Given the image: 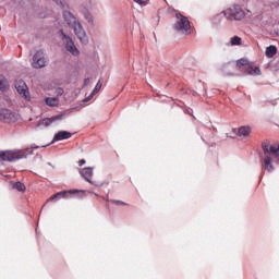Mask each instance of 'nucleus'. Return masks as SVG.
Listing matches in <instances>:
<instances>
[{
	"mask_svg": "<svg viewBox=\"0 0 279 279\" xmlns=\"http://www.w3.org/2000/svg\"><path fill=\"white\" fill-rule=\"evenodd\" d=\"M262 149L264 151V158H262V167L267 173H274L276 168L274 167V158H277L276 165H279V144L271 145L269 142L262 143Z\"/></svg>",
	"mask_w": 279,
	"mask_h": 279,
	"instance_id": "obj_1",
	"label": "nucleus"
},
{
	"mask_svg": "<svg viewBox=\"0 0 279 279\" xmlns=\"http://www.w3.org/2000/svg\"><path fill=\"white\" fill-rule=\"evenodd\" d=\"M63 19L71 27V29L74 31L75 36L78 38L80 43L82 45H88V35H86V31L84 29V26H82V22L77 20V17L71 13V11H63Z\"/></svg>",
	"mask_w": 279,
	"mask_h": 279,
	"instance_id": "obj_2",
	"label": "nucleus"
},
{
	"mask_svg": "<svg viewBox=\"0 0 279 279\" xmlns=\"http://www.w3.org/2000/svg\"><path fill=\"white\" fill-rule=\"evenodd\" d=\"M32 154H34V150H0V165H3V162H16V160H23V158H27V156H32Z\"/></svg>",
	"mask_w": 279,
	"mask_h": 279,
	"instance_id": "obj_3",
	"label": "nucleus"
},
{
	"mask_svg": "<svg viewBox=\"0 0 279 279\" xmlns=\"http://www.w3.org/2000/svg\"><path fill=\"white\" fill-rule=\"evenodd\" d=\"M175 19L173 29L186 36L191 32V21H189V17L182 15V13H175Z\"/></svg>",
	"mask_w": 279,
	"mask_h": 279,
	"instance_id": "obj_4",
	"label": "nucleus"
},
{
	"mask_svg": "<svg viewBox=\"0 0 279 279\" xmlns=\"http://www.w3.org/2000/svg\"><path fill=\"white\" fill-rule=\"evenodd\" d=\"M223 15L229 21H243V19H245V11L240 4H232L223 11Z\"/></svg>",
	"mask_w": 279,
	"mask_h": 279,
	"instance_id": "obj_5",
	"label": "nucleus"
},
{
	"mask_svg": "<svg viewBox=\"0 0 279 279\" xmlns=\"http://www.w3.org/2000/svg\"><path fill=\"white\" fill-rule=\"evenodd\" d=\"M236 69L244 75H260V68H254L247 59H239L235 63Z\"/></svg>",
	"mask_w": 279,
	"mask_h": 279,
	"instance_id": "obj_6",
	"label": "nucleus"
},
{
	"mask_svg": "<svg viewBox=\"0 0 279 279\" xmlns=\"http://www.w3.org/2000/svg\"><path fill=\"white\" fill-rule=\"evenodd\" d=\"M59 34H61V40L65 45L66 51H69L71 56H80V50L75 46L73 39L69 35H65L63 29H60Z\"/></svg>",
	"mask_w": 279,
	"mask_h": 279,
	"instance_id": "obj_7",
	"label": "nucleus"
},
{
	"mask_svg": "<svg viewBox=\"0 0 279 279\" xmlns=\"http://www.w3.org/2000/svg\"><path fill=\"white\" fill-rule=\"evenodd\" d=\"M15 88L19 95H21V97H23L25 101H32V96L29 95V88H27V83H25V81H23L22 78L16 80Z\"/></svg>",
	"mask_w": 279,
	"mask_h": 279,
	"instance_id": "obj_8",
	"label": "nucleus"
},
{
	"mask_svg": "<svg viewBox=\"0 0 279 279\" xmlns=\"http://www.w3.org/2000/svg\"><path fill=\"white\" fill-rule=\"evenodd\" d=\"M33 69H44V66H47V59L45 58V51L37 50L35 54L33 56V62H32Z\"/></svg>",
	"mask_w": 279,
	"mask_h": 279,
	"instance_id": "obj_9",
	"label": "nucleus"
},
{
	"mask_svg": "<svg viewBox=\"0 0 279 279\" xmlns=\"http://www.w3.org/2000/svg\"><path fill=\"white\" fill-rule=\"evenodd\" d=\"M62 119H64V113L57 114V116L51 117V118H44V119L38 121V123L36 125V130H38L43 126L44 128H49V125H52L53 123H56V121H62Z\"/></svg>",
	"mask_w": 279,
	"mask_h": 279,
	"instance_id": "obj_10",
	"label": "nucleus"
},
{
	"mask_svg": "<svg viewBox=\"0 0 279 279\" xmlns=\"http://www.w3.org/2000/svg\"><path fill=\"white\" fill-rule=\"evenodd\" d=\"M16 113H14L10 109H0V121H4V123H14L17 121Z\"/></svg>",
	"mask_w": 279,
	"mask_h": 279,
	"instance_id": "obj_11",
	"label": "nucleus"
},
{
	"mask_svg": "<svg viewBox=\"0 0 279 279\" xmlns=\"http://www.w3.org/2000/svg\"><path fill=\"white\" fill-rule=\"evenodd\" d=\"M75 193H84V191L80 190H70V191H61L56 194H53L50 199L53 202H58V199H66L71 197V195H75Z\"/></svg>",
	"mask_w": 279,
	"mask_h": 279,
	"instance_id": "obj_12",
	"label": "nucleus"
},
{
	"mask_svg": "<svg viewBox=\"0 0 279 279\" xmlns=\"http://www.w3.org/2000/svg\"><path fill=\"white\" fill-rule=\"evenodd\" d=\"M93 167H86L80 170V175L89 184H93Z\"/></svg>",
	"mask_w": 279,
	"mask_h": 279,
	"instance_id": "obj_13",
	"label": "nucleus"
},
{
	"mask_svg": "<svg viewBox=\"0 0 279 279\" xmlns=\"http://www.w3.org/2000/svg\"><path fill=\"white\" fill-rule=\"evenodd\" d=\"M71 136H73V133H71L69 131H59L54 134V136L52 138V143H58L60 141H69V138H71Z\"/></svg>",
	"mask_w": 279,
	"mask_h": 279,
	"instance_id": "obj_14",
	"label": "nucleus"
},
{
	"mask_svg": "<svg viewBox=\"0 0 279 279\" xmlns=\"http://www.w3.org/2000/svg\"><path fill=\"white\" fill-rule=\"evenodd\" d=\"M250 134H252V126L243 125L238 129L236 136H243L244 138H247Z\"/></svg>",
	"mask_w": 279,
	"mask_h": 279,
	"instance_id": "obj_15",
	"label": "nucleus"
},
{
	"mask_svg": "<svg viewBox=\"0 0 279 279\" xmlns=\"http://www.w3.org/2000/svg\"><path fill=\"white\" fill-rule=\"evenodd\" d=\"M233 63L232 62H229V63H226L222 65V73L223 75H234V73H232V68H233Z\"/></svg>",
	"mask_w": 279,
	"mask_h": 279,
	"instance_id": "obj_16",
	"label": "nucleus"
},
{
	"mask_svg": "<svg viewBox=\"0 0 279 279\" xmlns=\"http://www.w3.org/2000/svg\"><path fill=\"white\" fill-rule=\"evenodd\" d=\"M276 53H278V48L276 46L271 45L266 48L267 58H274Z\"/></svg>",
	"mask_w": 279,
	"mask_h": 279,
	"instance_id": "obj_17",
	"label": "nucleus"
},
{
	"mask_svg": "<svg viewBox=\"0 0 279 279\" xmlns=\"http://www.w3.org/2000/svg\"><path fill=\"white\" fill-rule=\"evenodd\" d=\"M46 106H49L50 108H56L58 106V99L53 97H47L45 99Z\"/></svg>",
	"mask_w": 279,
	"mask_h": 279,
	"instance_id": "obj_18",
	"label": "nucleus"
},
{
	"mask_svg": "<svg viewBox=\"0 0 279 279\" xmlns=\"http://www.w3.org/2000/svg\"><path fill=\"white\" fill-rule=\"evenodd\" d=\"M12 189L20 192H23L26 190L25 184H23L21 181L13 183Z\"/></svg>",
	"mask_w": 279,
	"mask_h": 279,
	"instance_id": "obj_19",
	"label": "nucleus"
},
{
	"mask_svg": "<svg viewBox=\"0 0 279 279\" xmlns=\"http://www.w3.org/2000/svg\"><path fill=\"white\" fill-rule=\"evenodd\" d=\"M84 16H85L87 23H89L90 25H93L95 23L93 14H90V12L85 11Z\"/></svg>",
	"mask_w": 279,
	"mask_h": 279,
	"instance_id": "obj_20",
	"label": "nucleus"
},
{
	"mask_svg": "<svg viewBox=\"0 0 279 279\" xmlns=\"http://www.w3.org/2000/svg\"><path fill=\"white\" fill-rule=\"evenodd\" d=\"M241 41H242V39L239 36H234V37L231 38L232 47H236V46L241 45Z\"/></svg>",
	"mask_w": 279,
	"mask_h": 279,
	"instance_id": "obj_21",
	"label": "nucleus"
},
{
	"mask_svg": "<svg viewBox=\"0 0 279 279\" xmlns=\"http://www.w3.org/2000/svg\"><path fill=\"white\" fill-rule=\"evenodd\" d=\"M101 86H104V84L101 83V80H99L92 92L93 95H97V93H99V90H101Z\"/></svg>",
	"mask_w": 279,
	"mask_h": 279,
	"instance_id": "obj_22",
	"label": "nucleus"
},
{
	"mask_svg": "<svg viewBox=\"0 0 279 279\" xmlns=\"http://www.w3.org/2000/svg\"><path fill=\"white\" fill-rule=\"evenodd\" d=\"M56 95H57L58 97L64 95V88L58 87V88L56 89Z\"/></svg>",
	"mask_w": 279,
	"mask_h": 279,
	"instance_id": "obj_23",
	"label": "nucleus"
},
{
	"mask_svg": "<svg viewBox=\"0 0 279 279\" xmlns=\"http://www.w3.org/2000/svg\"><path fill=\"white\" fill-rule=\"evenodd\" d=\"M111 202H112V204H116L117 206H126L128 205L123 201L112 199Z\"/></svg>",
	"mask_w": 279,
	"mask_h": 279,
	"instance_id": "obj_24",
	"label": "nucleus"
},
{
	"mask_svg": "<svg viewBox=\"0 0 279 279\" xmlns=\"http://www.w3.org/2000/svg\"><path fill=\"white\" fill-rule=\"evenodd\" d=\"M0 90H5V80L0 76Z\"/></svg>",
	"mask_w": 279,
	"mask_h": 279,
	"instance_id": "obj_25",
	"label": "nucleus"
},
{
	"mask_svg": "<svg viewBox=\"0 0 279 279\" xmlns=\"http://www.w3.org/2000/svg\"><path fill=\"white\" fill-rule=\"evenodd\" d=\"M95 97V94H93V92L90 93V95H88L83 101L84 104H88V101H90V99H93Z\"/></svg>",
	"mask_w": 279,
	"mask_h": 279,
	"instance_id": "obj_26",
	"label": "nucleus"
},
{
	"mask_svg": "<svg viewBox=\"0 0 279 279\" xmlns=\"http://www.w3.org/2000/svg\"><path fill=\"white\" fill-rule=\"evenodd\" d=\"M52 1H54V3H57V5H60V8H64V3H65V1L64 0H52Z\"/></svg>",
	"mask_w": 279,
	"mask_h": 279,
	"instance_id": "obj_27",
	"label": "nucleus"
},
{
	"mask_svg": "<svg viewBox=\"0 0 279 279\" xmlns=\"http://www.w3.org/2000/svg\"><path fill=\"white\" fill-rule=\"evenodd\" d=\"M133 1L138 5H141L142 8H145V5H147V2H144L143 0H133Z\"/></svg>",
	"mask_w": 279,
	"mask_h": 279,
	"instance_id": "obj_28",
	"label": "nucleus"
},
{
	"mask_svg": "<svg viewBox=\"0 0 279 279\" xmlns=\"http://www.w3.org/2000/svg\"><path fill=\"white\" fill-rule=\"evenodd\" d=\"M86 162V160L85 159H81L80 161H78V167H83V165Z\"/></svg>",
	"mask_w": 279,
	"mask_h": 279,
	"instance_id": "obj_29",
	"label": "nucleus"
},
{
	"mask_svg": "<svg viewBox=\"0 0 279 279\" xmlns=\"http://www.w3.org/2000/svg\"><path fill=\"white\" fill-rule=\"evenodd\" d=\"M90 82V78H85L84 80V86H88V83Z\"/></svg>",
	"mask_w": 279,
	"mask_h": 279,
	"instance_id": "obj_30",
	"label": "nucleus"
},
{
	"mask_svg": "<svg viewBox=\"0 0 279 279\" xmlns=\"http://www.w3.org/2000/svg\"><path fill=\"white\" fill-rule=\"evenodd\" d=\"M33 149H38V146H36L35 144L32 145Z\"/></svg>",
	"mask_w": 279,
	"mask_h": 279,
	"instance_id": "obj_31",
	"label": "nucleus"
},
{
	"mask_svg": "<svg viewBox=\"0 0 279 279\" xmlns=\"http://www.w3.org/2000/svg\"><path fill=\"white\" fill-rule=\"evenodd\" d=\"M144 3H146V5L149 4V0H143Z\"/></svg>",
	"mask_w": 279,
	"mask_h": 279,
	"instance_id": "obj_32",
	"label": "nucleus"
},
{
	"mask_svg": "<svg viewBox=\"0 0 279 279\" xmlns=\"http://www.w3.org/2000/svg\"><path fill=\"white\" fill-rule=\"evenodd\" d=\"M247 12H250V13H251L252 11L247 10Z\"/></svg>",
	"mask_w": 279,
	"mask_h": 279,
	"instance_id": "obj_33",
	"label": "nucleus"
}]
</instances>
